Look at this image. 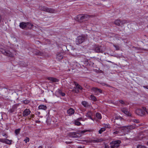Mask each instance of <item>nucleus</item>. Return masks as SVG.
<instances>
[{"label":"nucleus","mask_w":148,"mask_h":148,"mask_svg":"<svg viewBox=\"0 0 148 148\" xmlns=\"http://www.w3.org/2000/svg\"><path fill=\"white\" fill-rule=\"evenodd\" d=\"M0 52L3 55L10 57H13L16 54L15 51L14 50L10 51L8 49H4L2 48H0Z\"/></svg>","instance_id":"nucleus-1"},{"label":"nucleus","mask_w":148,"mask_h":148,"mask_svg":"<svg viewBox=\"0 0 148 148\" xmlns=\"http://www.w3.org/2000/svg\"><path fill=\"white\" fill-rule=\"evenodd\" d=\"M33 26V25L29 22H22L20 23L19 27L23 29H31Z\"/></svg>","instance_id":"nucleus-2"},{"label":"nucleus","mask_w":148,"mask_h":148,"mask_svg":"<svg viewBox=\"0 0 148 148\" xmlns=\"http://www.w3.org/2000/svg\"><path fill=\"white\" fill-rule=\"evenodd\" d=\"M145 111L147 112L146 108L145 107H143L142 109H137L136 110V113L138 115L143 116L145 114Z\"/></svg>","instance_id":"nucleus-3"},{"label":"nucleus","mask_w":148,"mask_h":148,"mask_svg":"<svg viewBox=\"0 0 148 148\" xmlns=\"http://www.w3.org/2000/svg\"><path fill=\"white\" fill-rule=\"evenodd\" d=\"M90 17V16L87 14H79L77 16V18L79 22H81L83 20L88 19Z\"/></svg>","instance_id":"nucleus-4"},{"label":"nucleus","mask_w":148,"mask_h":148,"mask_svg":"<svg viewBox=\"0 0 148 148\" xmlns=\"http://www.w3.org/2000/svg\"><path fill=\"white\" fill-rule=\"evenodd\" d=\"M85 37L82 36H78L75 41V42L77 45H79L82 43L84 41Z\"/></svg>","instance_id":"nucleus-5"},{"label":"nucleus","mask_w":148,"mask_h":148,"mask_svg":"<svg viewBox=\"0 0 148 148\" xmlns=\"http://www.w3.org/2000/svg\"><path fill=\"white\" fill-rule=\"evenodd\" d=\"M121 111L125 115L128 116H132V114L128 111V109L125 108H121Z\"/></svg>","instance_id":"nucleus-6"},{"label":"nucleus","mask_w":148,"mask_h":148,"mask_svg":"<svg viewBox=\"0 0 148 148\" xmlns=\"http://www.w3.org/2000/svg\"><path fill=\"white\" fill-rule=\"evenodd\" d=\"M92 90L94 92L96 95H98L99 93H102V92L101 90L96 88H93Z\"/></svg>","instance_id":"nucleus-7"},{"label":"nucleus","mask_w":148,"mask_h":148,"mask_svg":"<svg viewBox=\"0 0 148 148\" xmlns=\"http://www.w3.org/2000/svg\"><path fill=\"white\" fill-rule=\"evenodd\" d=\"M31 111L29 109H26L24 110L23 113V116L24 117L27 116L30 114Z\"/></svg>","instance_id":"nucleus-8"},{"label":"nucleus","mask_w":148,"mask_h":148,"mask_svg":"<svg viewBox=\"0 0 148 148\" xmlns=\"http://www.w3.org/2000/svg\"><path fill=\"white\" fill-rule=\"evenodd\" d=\"M125 129L128 130H132L136 128L135 125H133L129 126H126L124 127Z\"/></svg>","instance_id":"nucleus-9"},{"label":"nucleus","mask_w":148,"mask_h":148,"mask_svg":"<svg viewBox=\"0 0 148 148\" xmlns=\"http://www.w3.org/2000/svg\"><path fill=\"white\" fill-rule=\"evenodd\" d=\"M45 11L50 13H54L55 12V10H54L47 7H46Z\"/></svg>","instance_id":"nucleus-10"},{"label":"nucleus","mask_w":148,"mask_h":148,"mask_svg":"<svg viewBox=\"0 0 148 148\" xmlns=\"http://www.w3.org/2000/svg\"><path fill=\"white\" fill-rule=\"evenodd\" d=\"M78 134L75 132L70 133L69 135V136L73 138H76L79 137Z\"/></svg>","instance_id":"nucleus-11"},{"label":"nucleus","mask_w":148,"mask_h":148,"mask_svg":"<svg viewBox=\"0 0 148 148\" xmlns=\"http://www.w3.org/2000/svg\"><path fill=\"white\" fill-rule=\"evenodd\" d=\"M75 110L72 108H70L67 111V113L69 115H71L74 114Z\"/></svg>","instance_id":"nucleus-12"},{"label":"nucleus","mask_w":148,"mask_h":148,"mask_svg":"<svg viewBox=\"0 0 148 148\" xmlns=\"http://www.w3.org/2000/svg\"><path fill=\"white\" fill-rule=\"evenodd\" d=\"M95 51L97 53L103 52V51L101 49V46H97L95 47Z\"/></svg>","instance_id":"nucleus-13"},{"label":"nucleus","mask_w":148,"mask_h":148,"mask_svg":"<svg viewBox=\"0 0 148 148\" xmlns=\"http://www.w3.org/2000/svg\"><path fill=\"white\" fill-rule=\"evenodd\" d=\"M103 141V140L101 138L100 139H97L95 140H91L90 141H88L87 140H86V142H92V143H98L100 142Z\"/></svg>","instance_id":"nucleus-14"},{"label":"nucleus","mask_w":148,"mask_h":148,"mask_svg":"<svg viewBox=\"0 0 148 148\" xmlns=\"http://www.w3.org/2000/svg\"><path fill=\"white\" fill-rule=\"evenodd\" d=\"M47 79L50 81L51 82H58V80L55 78L53 77H48Z\"/></svg>","instance_id":"nucleus-15"},{"label":"nucleus","mask_w":148,"mask_h":148,"mask_svg":"<svg viewBox=\"0 0 148 148\" xmlns=\"http://www.w3.org/2000/svg\"><path fill=\"white\" fill-rule=\"evenodd\" d=\"M16 106V105H14L12 108L9 110V112L10 113H12L15 112L17 108Z\"/></svg>","instance_id":"nucleus-16"},{"label":"nucleus","mask_w":148,"mask_h":148,"mask_svg":"<svg viewBox=\"0 0 148 148\" xmlns=\"http://www.w3.org/2000/svg\"><path fill=\"white\" fill-rule=\"evenodd\" d=\"M56 58L58 60H60L63 58V56L61 53H58L57 54Z\"/></svg>","instance_id":"nucleus-17"},{"label":"nucleus","mask_w":148,"mask_h":148,"mask_svg":"<svg viewBox=\"0 0 148 148\" xmlns=\"http://www.w3.org/2000/svg\"><path fill=\"white\" fill-rule=\"evenodd\" d=\"M34 53L36 55L42 56L43 54L42 53L40 52L39 51L36 50H35Z\"/></svg>","instance_id":"nucleus-18"},{"label":"nucleus","mask_w":148,"mask_h":148,"mask_svg":"<svg viewBox=\"0 0 148 148\" xmlns=\"http://www.w3.org/2000/svg\"><path fill=\"white\" fill-rule=\"evenodd\" d=\"M38 108L39 109L46 110L47 109V107L46 106L44 105H40L38 106Z\"/></svg>","instance_id":"nucleus-19"},{"label":"nucleus","mask_w":148,"mask_h":148,"mask_svg":"<svg viewBox=\"0 0 148 148\" xmlns=\"http://www.w3.org/2000/svg\"><path fill=\"white\" fill-rule=\"evenodd\" d=\"M92 114L91 112L89 111L86 114V116L88 117L89 118L91 119L92 120H93L92 118Z\"/></svg>","instance_id":"nucleus-20"},{"label":"nucleus","mask_w":148,"mask_h":148,"mask_svg":"<svg viewBox=\"0 0 148 148\" xmlns=\"http://www.w3.org/2000/svg\"><path fill=\"white\" fill-rule=\"evenodd\" d=\"M74 83L75 86H76V87L77 88L80 90L82 89V88L78 84H77V82H74Z\"/></svg>","instance_id":"nucleus-21"},{"label":"nucleus","mask_w":148,"mask_h":148,"mask_svg":"<svg viewBox=\"0 0 148 148\" xmlns=\"http://www.w3.org/2000/svg\"><path fill=\"white\" fill-rule=\"evenodd\" d=\"M82 104L85 107H87L89 106L88 103L86 101H83L82 102Z\"/></svg>","instance_id":"nucleus-22"},{"label":"nucleus","mask_w":148,"mask_h":148,"mask_svg":"<svg viewBox=\"0 0 148 148\" xmlns=\"http://www.w3.org/2000/svg\"><path fill=\"white\" fill-rule=\"evenodd\" d=\"M114 23L117 25H120L121 24V21L119 19H117L115 21Z\"/></svg>","instance_id":"nucleus-23"},{"label":"nucleus","mask_w":148,"mask_h":148,"mask_svg":"<svg viewBox=\"0 0 148 148\" xmlns=\"http://www.w3.org/2000/svg\"><path fill=\"white\" fill-rule=\"evenodd\" d=\"M12 141V140H11L5 139V143L7 144L10 145L11 144Z\"/></svg>","instance_id":"nucleus-24"},{"label":"nucleus","mask_w":148,"mask_h":148,"mask_svg":"<svg viewBox=\"0 0 148 148\" xmlns=\"http://www.w3.org/2000/svg\"><path fill=\"white\" fill-rule=\"evenodd\" d=\"M112 143L114 144L113 145H116L119 144L121 143V142L120 140H118L113 141Z\"/></svg>","instance_id":"nucleus-25"},{"label":"nucleus","mask_w":148,"mask_h":148,"mask_svg":"<svg viewBox=\"0 0 148 148\" xmlns=\"http://www.w3.org/2000/svg\"><path fill=\"white\" fill-rule=\"evenodd\" d=\"M21 129L20 128L18 129L15 130L14 132L16 136H17L19 133Z\"/></svg>","instance_id":"nucleus-26"},{"label":"nucleus","mask_w":148,"mask_h":148,"mask_svg":"<svg viewBox=\"0 0 148 148\" xmlns=\"http://www.w3.org/2000/svg\"><path fill=\"white\" fill-rule=\"evenodd\" d=\"M90 98L91 99L94 101H95L97 100V99L96 97L93 95H91L90 96Z\"/></svg>","instance_id":"nucleus-27"},{"label":"nucleus","mask_w":148,"mask_h":148,"mask_svg":"<svg viewBox=\"0 0 148 148\" xmlns=\"http://www.w3.org/2000/svg\"><path fill=\"white\" fill-rule=\"evenodd\" d=\"M96 116L98 119H101V116L100 114L97 113L96 114Z\"/></svg>","instance_id":"nucleus-28"},{"label":"nucleus","mask_w":148,"mask_h":148,"mask_svg":"<svg viewBox=\"0 0 148 148\" xmlns=\"http://www.w3.org/2000/svg\"><path fill=\"white\" fill-rule=\"evenodd\" d=\"M106 130L105 127H102L99 131V133L100 134H101L103 132Z\"/></svg>","instance_id":"nucleus-29"},{"label":"nucleus","mask_w":148,"mask_h":148,"mask_svg":"<svg viewBox=\"0 0 148 148\" xmlns=\"http://www.w3.org/2000/svg\"><path fill=\"white\" fill-rule=\"evenodd\" d=\"M79 121H78L77 120H76L75 121V123L76 125L77 126L80 125L81 123Z\"/></svg>","instance_id":"nucleus-30"},{"label":"nucleus","mask_w":148,"mask_h":148,"mask_svg":"<svg viewBox=\"0 0 148 148\" xmlns=\"http://www.w3.org/2000/svg\"><path fill=\"white\" fill-rule=\"evenodd\" d=\"M46 7L41 6H39V8L40 10H42V11H45V9L46 8Z\"/></svg>","instance_id":"nucleus-31"},{"label":"nucleus","mask_w":148,"mask_h":148,"mask_svg":"<svg viewBox=\"0 0 148 148\" xmlns=\"http://www.w3.org/2000/svg\"><path fill=\"white\" fill-rule=\"evenodd\" d=\"M29 139L27 137H26L25 138L24 140V141L26 143H27V142H29Z\"/></svg>","instance_id":"nucleus-32"},{"label":"nucleus","mask_w":148,"mask_h":148,"mask_svg":"<svg viewBox=\"0 0 148 148\" xmlns=\"http://www.w3.org/2000/svg\"><path fill=\"white\" fill-rule=\"evenodd\" d=\"M90 131L88 130H85L82 131H81L80 133L82 134H84L86 132H90Z\"/></svg>","instance_id":"nucleus-33"},{"label":"nucleus","mask_w":148,"mask_h":148,"mask_svg":"<svg viewBox=\"0 0 148 148\" xmlns=\"http://www.w3.org/2000/svg\"><path fill=\"white\" fill-rule=\"evenodd\" d=\"M127 22V21L125 20H123L121 21V24L123 25L126 23Z\"/></svg>","instance_id":"nucleus-34"},{"label":"nucleus","mask_w":148,"mask_h":148,"mask_svg":"<svg viewBox=\"0 0 148 148\" xmlns=\"http://www.w3.org/2000/svg\"><path fill=\"white\" fill-rule=\"evenodd\" d=\"M137 148H146V147L145 146L140 145H137Z\"/></svg>","instance_id":"nucleus-35"},{"label":"nucleus","mask_w":148,"mask_h":148,"mask_svg":"<svg viewBox=\"0 0 148 148\" xmlns=\"http://www.w3.org/2000/svg\"><path fill=\"white\" fill-rule=\"evenodd\" d=\"M29 102V101L28 100H25L23 101V103L25 104L28 103Z\"/></svg>","instance_id":"nucleus-36"},{"label":"nucleus","mask_w":148,"mask_h":148,"mask_svg":"<svg viewBox=\"0 0 148 148\" xmlns=\"http://www.w3.org/2000/svg\"><path fill=\"white\" fill-rule=\"evenodd\" d=\"M5 139L0 138V142L3 143H5Z\"/></svg>","instance_id":"nucleus-37"},{"label":"nucleus","mask_w":148,"mask_h":148,"mask_svg":"<svg viewBox=\"0 0 148 148\" xmlns=\"http://www.w3.org/2000/svg\"><path fill=\"white\" fill-rule=\"evenodd\" d=\"M122 119V118L121 117H120V116H115V119H114V120H116V119L118 120L119 119Z\"/></svg>","instance_id":"nucleus-38"},{"label":"nucleus","mask_w":148,"mask_h":148,"mask_svg":"<svg viewBox=\"0 0 148 148\" xmlns=\"http://www.w3.org/2000/svg\"><path fill=\"white\" fill-rule=\"evenodd\" d=\"M73 91H74L75 92L77 93L79 92V91L78 90H76V88H74V89L73 90Z\"/></svg>","instance_id":"nucleus-39"},{"label":"nucleus","mask_w":148,"mask_h":148,"mask_svg":"<svg viewBox=\"0 0 148 148\" xmlns=\"http://www.w3.org/2000/svg\"><path fill=\"white\" fill-rule=\"evenodd\" d=\"M78 121H79L81 120H82L83 121H84L85 119H83L82 118H79L77 119Z\"/></svg>","instance_id":"nucleus-40"},{"label":"nucleus","mask_w":148,"mask_h":148,"mask_svg":"<svg viewBox=\"0 0 148 148\" xmlns=\"http://www.w3.org/2000/svg\"><path fill=\"white\" fill-rule=\"evenodd\" d=\"M133 122L136 123H138L139 122V121L138 120L134 119V120Z\"/></svg>","instance_id":"nucleus-41"},{"label":"nucleus","mask_w":148,"mask_h":148,"mask_svg":"<svg viewBox=\"0 0 148 148\" xmlns=\"http://www.w3.org/2000/svg\"><path fill=\"white\" fill-rule=\"evenodd\" d=\"M119 131H118V130H116L115 132H114L113 134H118L119 133Z\"/></svg>","instance_id":"nucleus-42"},{"label":"nucleus","mask_w":148,"mask_h":148,"mask_svg":"<svg viewBox=\"0 0 148 148\" xmlns=\"http://www.w3.org/2000/svg\"><path fill=\"white\" fill-rule=\"evenodd\" d=\"M119 102L121 104H124L125 103L122 100H119Z\"/></svg>","instance_id":"nucleus-43"},{"label":"nucleus","mask_w":148,"mask_h":148,"mask_svg":"<svg viewBox=\"0 0 148 148\" xmlns=\"http://www.w3.org/2000/svg\"><path fill=\"white\" fill-rule=\"evenodd\" d=\"M105 128H110V127L109 125H106L105 126Z\"/></svg>","instance_id":"nucleus-44"},{"label":"nucleus","mask_w":148,"mask_h":148,"mask_svg":"<svg viewBox=\"0 0 148 148\" xmlns=\"http://www.w3.org/2000/svg\"><path fill=\"white\" fill-rule=\"evenodd\" d=\"M60 94L62 95V96H65V94L64 93H63V92H60Z\"/></svg>","instance_id":"nucleus-45"},{"label":"nucleus","mask_w":148,"mask_h":148,"mask_svg":"<svg viewBox=\"0 0 148 148\" xmlns=\"http://www.w3.org/2000/svg\"><path fill=\"white\" fill-rule=\"evenodd\" d=\"M65 143L66 144H71L72 143H73V142H68V141H66L65 142Z\"/></svg>","instance_id":"nucleus-46"},{"label":"nucleus","mask_w":148,"mask_h":148,"mask_svg":"<svg viewBox=\"0 0 148 148\" xmlns=\"http://www.w3.org/2000/svg\"><path fill=\"white\" fill-rule=\"evenodd\" d=\"M112 145L113 146H114V147H119V144H118V145Z\"/></svg>","instance_id":"nucleus-47"},{"label":"nucleus","mask_w":148,"mask_h":148,"mask_svg":"<svg viewBox=\"0 0 148 148\" xmlns=\"http://www.w3.org/2000/svg\"><path fill=\"white\" fill-rule=\"evenodd\" d=\"M143 87L148 89V85L146 86H143Z\"/></svg>","instance_id":"nucleus-48"},{"label":"nucleus","mask_w":148,"mask_h":148,"mask_svg":"<svg viewBox=\"0 0 148 148\" xmlns=\"http://www.w3.org/2000/svg\"><path fill=\"white\" fill-rule=\"evenodd\" d=\"M102 85H103V86H110L107 84H104V83H102Z\"/></svg>","instance_id":"nucleus-49"},{"label":"nucleus","mask_w":148,"mask_h":148,"mask_svg":"<svg viewBox=\"0 0 148 148\" xmlns=\"http://www.w3.org/2000/svg\"><path fill=\"white\" fill-rule=\"evenodd\" d=\"M2 18L1 15L0 14V23L1 21Z\"/></svg>","instance_id":"nucleus-50"},{"label":"nucleus","mask_w":148,"mask_h":148,"mask_svg":"<svg viewBox=\"0 0 148 148\" xmlns=\"http://www.w3.org/2000/svg\"><path fill=\"white\" fill-rule=\"evenodd\" d=\"M36 123H39L40 122V121L38 120H37L35 121Z\"/></svg>","instance_id":"nucleus-51"},{"label":"nucleus","mask_w":148,"mask_h":148,"mask_svg":"<svg viewBox=\"0 0 148 148\" xmlns=\"http://www.w3.org/2000/svg\"><path fill=\"white\" fill-rule=\"evenodd\" d=\"M114 147L112 145H111L109 148H114Z\"/></svg>","instance_id":"nucleus-52"},{"label":"nucleus","mask_w":148,"mask_h":148,"mask_svg":"<svg viewBox=\"0 0 148 148\" xmlns=\"http://www.w3.org/2000/svg\"><path fill=\"white\" fill-rule=\"evenodd\" d=\"M105 148H109V147H108V146H105Z\"/></svg>","instance_id":"nucleus-53"},{"label":"nucleus","mask_w":148,"mask_h":148,"mask_svg":"<svg viewBox=\"0 0 148 148\" xmlns=\"http://www.w3.org/2000/svg\"><path fill=\"white\" fill-rule=\"evenodd\" d=\"M40 114V112H38V114Z\"/></svg>","instance_id":"nucleus-54"},{"label":"nucleus","mask_w":148,"mask_h":148,"mask_svg":"<svg viewBox=\"0 0 148 148\" xmlns=\"http://www.w3.org/2000/svg\"><path fill=\"white\" fill-rule=\"evenodd\" d=\"M83 148V147H78V148Z\"/></svg>","instance_id":"nucleus-55"},{"label":"nucleus","mask_w":148,"mask_h":148,"mask_svg":"<svg viewBox=\"0 0 148 148\" xmlns=\"http://www.w3.org/2000/svg\"><path fill=\"white\" fill-rule=\"evenodd\" d=\"M114 47H115V48H117V47L116 45H114Z\"/></svg>","instance_id":"nucleus-56"},{"label":"nucleus","mask_w":148,"mask_h":148,"mask_svg":"<svg viewBox=\"0 0 148 148\" xmlns=\"http://www.w3.org/2000/svg\"><path fill=\"white\" fill-rule=\"evenodd\" d=\"M147 113H148V108L147 109Z\"/></svg>","instance_id":"nucleus-57"},{"label":"nucleus","mask_w":148,"mask_h":148,"mask_svg":"<svg viewBox=\"0 0 148 148\" xmlns=\"http://www.w3.org/2000/svg\"><path fill=\"white\" fill-rule=\"evenodd\" d=\"M147 27H148V25H147Z\"/></svg>","instance_id":"nucleus-58"},{"label":"nucleus","mask_w":148,"mask_h":148,"mask_svg":"<svg viewBox=\"0 0 148 148\" xmlns=\"http://www.w3.org/2000/svg\"><path fill=\"white\" fill-rule=\"evenodd\" d=\"M17 106H18V104H17Z\"/></svg>","instance_id":"nucleus-59"},{"label":"nucleus","mask_w":148,"mask_h":148,"mask_svg":"<svg viewBox=\"0 0 148 148\" xmlns=\"http://www.w3.org/2000/svg\"><path fill=\"white\" fill-rule=\"evenodd\" d=\"M114 122H116V121H114Z\"/></svg>","instance_id":"nucleus-60"},{"label":"nucleus","mask_w":148,"mask_h":148,"mask_svg":"<svg viewBox=\"0 0 148 148\" xmlns=\"http://www.w3.org/2000/svg\"><path fill=\"white\" fill-rule=\"evenodd\" d=\"M147 144L148 145V142H147Z\"/></svg>","instance_id":"nucleus-61"}]
</instances>
